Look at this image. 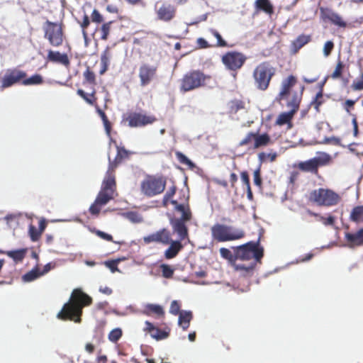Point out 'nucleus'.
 <instances>
[{
  "mask_svg": "<svg viewBox=\"0 0 363 363\" xmlns=\"http://www.w3.org/2000/svg\"><path fill=\"white\" fill-rule=\"evenodd\" d=\"M116 155L113 161L109 158V164L102 186L94 202L90 206L89 211L92 216H98L101 208L113 200L116 194L115 169L124 160L128 159L133 154L124 146L116 145Z\"/></svg>",
  "mask_w": 363,
  "mask_h": 363,
  "instance_id": "f257e3e1",
  "label": "nucleus"
},
{
  "mask_svg": "<svg viewBox=\"0 0 363 363\" xmlns=\"http://www.w3.org/2000/svg\"><path fill=\"white\" fill-rule=\"evenodd\" d=\"M177 189V188L175 184H172L168 188L162 198V205L163 207L167 208L169 204L171 203L174 206V211L175 212L181 213L180 217H177L173 213H167V216L173 233L177 234L180 239L185 240L189 238L187 223L192 220L193 214L189 203V196H186L184 194L179 201L173 199Z\"/></svg>",
  "mask_w": 363,
  "mask_h": 363,
  "instance_id": "f03ea898",
  "label": "nucleus"
},
{
  "mask_svg": "<svg viewBox=\"0 0 363 363\" xmlns=\"http://www.w3.org/2000/svg\"><path fill=\"white\" fill-rule=\"evenodd\" d=\"M92 298L82 291L81 289L73 290L69 302L66 303L62 310L58 313L57 318L63 320H73L75 323L81 322L82 308L91 305Z\"/></svg>",
  "mask_w": 363,
  "mask_h": 363,
  "instance_id": "7ed1b4c3",
  "label": "nucleus"
},
{
  "mask_svg": "<svg viewBox=\"0 0 363 363\" xmlns=\"http://www.w3.org/2000/svg\"><path fill=\"white\" fill-rule=\"evenodd\" d=\"M211 78L210 75L200 69H191L184 73L179 80V91L186 93L204 87Z\"/></svg>",
  "mask_w": 363,
  "mask_h": 363,
  "instance_id": "20e7f679",
  "label": "nucleus"
},
{
  "mask_svg": "<svg viewBox=\"0 0 363 363\" xmlns=\"http://www.w3.org/2000/svg\"><path fill=\"white\" fill-rule=\"evenodd\" d=\"M276 68L269 61L258 64L252 72L255 88L262 91L267 90L272 78L276 74Z\"/></svg>",
  "mask_w": 363,
  "mask_h": 363,
  "instance_id": "39448f33",
  "label": "nucleus"
},
{
  "mask_svg": "<svg viewBox=\"0 0 363 363\" xmlns=\"http://www.w3.org/2000/svg\"><path fill=\"white\" fill-rule=\"evenodd\" d=\"M213 240L217 242H225L238 240L245 236L242 228L222 223H216L211 228Z\"/></svg>",
  "mask_w": 363,
  "mask_h": 363,
  "instance_id": "423d86ee",
  "label": "nucleus"
},
{
  "mask_svg": "<svg viewBox=\"0 0 363 363\" xmlns=\"http://www.w3.org/2000/svg\"><path fill=\"white\" fill-rule=\"evenodd\" d=\"M236 261H250L248 264L260 262L264 256V250L262 247L259 246V240L257 242L250 241L244 245L235 247Z\"/></svg>",
  "mask_w": 363,
  "mask_h": 363,
  "instance_id": "0eeeda50",
  "label": "nucleus"
},
{
  "mask_svg": "<svg viewBox=\"0 0 363 363\" xmlns=\"http://www.w3.org/2000/svg\"><path fill=\"white\" fill-rule=\"evenodd\" d=\"M166 184L164 177L147 174L140 183V191L148 198L154 197L164 191Z\"/></svg>",
  "mask_w": 363,
  "mask_h": 363,
  "instance_id": "6e6552de",
  "label": "nucleus"
},
{
  "mask_svg": "<svg viewBox=\"0 0 363 363\" xmlns=\"http://www.w3.org/2000/svg\"><path fill=\"white\" fill-rule=\"evenodd\" d=\"M273 143L272 137L267 133L250 131L239 142L240 147H246L247 150H255L271 145Z\"/></svg>",
  "mask_w": 363,
  "mask_h": 363,
  "instance_id": "1a4fd4ad",
  "label": "nucleus"
},
{
  "mask_svg": "<svg viewBox=\"0 0 363 363\" xmlns=\"http://www.w3.org/2000/svg\"><path fill=\"white\" fill-rule=\"evenodd\" d=\"M309 201L319 206L330 207L337 205L341 196L332 189L319 188L310 193Z\"/></svg>",
  "mask_w": 363,
  "mask_h": 363,
  "instance_id": "9d476101",
  "label": "nucleus"
},
{
  "mask_svg": "<svg viewBox=\"0 0 363 363\" xmlns=\"http://www.w3.org/2000/svg\"><path fill=\"white\" fill-rule=\"evenodd\" d=\"M44 38L52 47L58 48L63 44L65 35L62 23L47 20L43 24Z\"/></svg>",
  "mask_w": 363,
  "mask_h": 363,
  "instance_id": "9b49d317",
  "label": "nucleus"
},
{
  "mask_svg": "<svg viewBox=\"0 0 363 363\" xmlns=\"http://www.w3.org/2000/svg\"><path fill=\"white\" fill-rule=\"evenodd\" d=\"M155 20L163 23H171L177 14L176 6L167 1L160 0L156 1L153 6Z\"/></svg>",
  "mask_w": 363,
  "mask_h": 363,
  "instance_id": "f8f14e48",
  "label": "nucleus"
},
{
  "mask_svg": "<svg viewBox=\"0 0 363 363\" xmlns=\"http://www.w3.org/2000/svg\"><path fill=\"white\" fill-rule=\"evenodd\" d=\"M331 161V157L327 153H321L317 157H314L306 161L300 162L294 165L303 172H310L317 175L320 167L328 165Z\"/></svg>",
  "mask_w": 363,
  "mask_h": 363,
  "instance_id": "ddd939ff",
  "label": "nucleus"
},
{
  "mask_svg": "<svg viewBox=\"0 0 363 363\" xmlns=\"http://www.w3.org/2000/svg\"><path fill=\"white\" fill-rule=\"evenodd\" d=\"M26 77V72L18 68L8 69L1 79V86L5 89L18 83L22 84L23 79Z\"/></svg>",
  "mask_w": 363,
  "mask_h": 363,
  "instance_id": "4468645a",
  "label": "nucleus"
},
{
  "mask_svg": "<svg viewBox=\"0 0 363 363\" xmlns=\"http://www.w3.org/2000/svg\"><path fill=\"white\" fill-rule=\"evenodd\" d=\"M220 256L227 259L231 265L233 267L234 269L238 272H242L244 275L252 273L255 267V264H242L236 263V255L235 251L234 250V253L233 254L231 251L225 247H221L219 250Z\"/></svg>",
  "mask_w": 363,
  "mask_h": 363,
  "instance_id": "2eb2a0df",
  "label": "nucleus"
},
{
  "mask_svg": "<svg viewBox=\"0 0 363 363\" xmlns=\"http://www.w3.org/2000/svg\"><path fill=\"white\" fill-rule=\"evenodd\" d=\"M246 61V57L238 52H228L222 57V62L230 70L240 69Z\"/></svg>",
  "mask_w": 363,
  "mask_h": 363,
  "instance_id": "dca6fc26",
  "label": "nucleus"
},
{
  "mask_svg": "<svg viewBox=\"0 0 363 363\" xmlns=\"http://www.w3.org/2000/svg\"><path fill=\"white\" fill-rule=\"evenodd\" d=\"M156 121L157 118L155 116L147 115L140 112L130 113L126 118L128 125L132 128L145 126L155 123Z\"/></svg>",
  "mask_w": 363,
  "mask_h": 363,
  "instance_id": "f3484780",
  "label": "nucleus"
},
{
  "mask_svg": "<svg viewBox=\"0 0 363 363\" xmlns=\"http://www.w3.org/2000/svg\"><path fill=\"white\" fill-rule=\"evenodd\" d=\"M172 240V233L167 228H162L143 238L145 244L152 242L168 245Z\"/></svg>",
  "mask_w": 363,
  "mask_h": 363,
  "instance_id": "a211bd4d",
  "label": "nucleus"
},
{
  "mask_svg": "<svg viewBox=\"0 0 363 363\" xmlns=\"http://www.w3.org/2000/svg\"><path fill=\"white\" fill-rule=\"evenodd\" d=\"M157 68L156 66L147 63L142 64L139 67L138 77L140 85L146 86L151 83L157 76Z\"/></svg>",
  "mask_w": 363,
  "mask_h": 363,
  "instance_id": "6ab92c4d",
  "label": "nucleus"
},
{
  "mask_svg": "<svg viewBox=\"0 0 363 363\" xmlns=\"http://www.w3.org/2000/svg\"><path fill=\"white\" fill-rule=\"evenodd\" d=\"M303 87L298 91H292L291 94H289L284 99H278L279 100H285L286 101V106L291 110H294V111L297 112L301 101L302 100Z\"/></svg>",
  "mask_w": 363,
  "mask_h": 363,
  "instance_id": "aec40b11",
  "label": "nucleus"
},
{
  "mask_svg": "<svg viewBox=\"0 0 363 363\" xmlns=\"http://www.w3.org/2000/svg\"><path fill=\"white\" fill-rule=\"evenodd\" d=\"M48 62L60 64L66 67L70 66V60L66 53H61L59 51L49 50L46 57Z\"/></svg>",
  "mask_w": 363,
  "mask_h": 363,
  "instance_id": "412c9836",
  "label": "nucleus"
},
{
  "mask_svg": "<svg viewBox=\"0 0 363 363\" xmlns=\"http://www.w3.org/2000/svg\"><path fill=\"white\" fill-rule=\"evenodd\" d=\"M321 13L323 18L328 20L333 25L340 28H345L347 26V23L337 13L328 9L325 10L322 9Z\"/></svg>",
  "mask_w": 363,
  "mask_h": 363,
  "instance_id": "4be33fe9",
  "label": "nucleus"
},
{
  "mask_svg": "<svg viewBox=\"0 0 363 363\" xmlns=\"http://www.w3.org/2000/svg\"><path fill=\"white\" fill-rule=\"evenodd\" d=\"M145 327L144 328V331L148 333L150 336L157 340H161L166 339L169 337V333L165 330H162L157 327H155L152 323L148 320L145 322Z\"/></svg>",
  "mask_w": 363,
  "mask_h": 363,
  "instance_id": "5701e85b",
  "label": "nucleus"
},
{
  "mask_svg": "<svg viewBox=\"0 0 363 363\" xmlns=\"http://www.w3.org/2000/svg\"><path fill=\"white\" fill-rule=\"evenodd\" d=\"M297 79L294 75H289L282 81L280 92L278 99H284L287 95L291 94L292 88L296 84Z\"/></svg>",
  "mask_w": 363,
  "mask_h": 363,
  "instance_id": "b1692460",
  "label": "nucleus"
},
{
  "mask_svg": "<svg viewBox=\"0 0 363 363\" xmlns=\"http://www.w3.org/2000/svg\"><path fill=\"white\" fill-rule=\"evenodd\" d=\"M178 238L179 240H172L171 242L168 245L169 246L165 250L164 256L167 259H171L176 257L179 252L183 249L184 246L182 243L183 240L180 239L179 236Z\"/></svg>",
  "mask_w": 363,
  "mask_h": 363,
  "instance_id": "393cba45",
  "label": "nucleus"
},
{
  "mask_svg": "<svg viewBox=\"0 0 363 363\" xmlns=\"http://www.w3.org/2000/svg\"><path fill=\"white\" fill-rule=\"evenodd\" d=\"M46 226H47V223L44 218H41L39 220L38 228H37L33 225H30L29 228H28V234L30 238V240L33 242L38 241L40 238Z\"/></svg>",
  "mask_w": 363,
  "mask_h": 363,
  "instance_id": "a878e982",
  "label": "nucleus"
},
{
  "mask_svg": "<svg viewBox=\"0 0 363 363\" xmlns=\"http://www.w3.org/2000/svg\"><path fill=\"white\" fill-rule=\"evenodd\" d=\"M77 94L89 105L94 106V108L99 106L97 103L98 98L96 96V91L94 88L92 89L91 92L89 94L86 93L82 89H78Z\"/></svg>",
  "mask_w": 363,
  "mask_h": 363,
  "instance_id": "bb28decb",
  "label": "nucleus"
},
{
  "mask_svg": "<svg viewBox=\"0 0 363 363\" xmlns=\"http://www.w3.org/2000/svg\"><path fill=\"white\" fill-rule=\"evenodd\" d=\"M345 238L351 247L363 245V228H361L355 233H347Z\"/></svg>",
  "mask_w": 363,
  "mask_h": 363,
  "instance_id": "cd10ccee",
  "label": "nucleus"
},
{
  "mask_svg": "<svg viewBox=\"0 0 363 363\" xmlns=\"http://www.w3.org/2000/svg\"><path fill=\"white\" fill-rule=\"evenodd\" d=\"M27 253L26 248L18 249L16 250H0V254L6 255L13 259L15 262H21L23 260Z\"/></svg>",
  "mask_w": 363,
  "mask_h": 363,
  "instance_id": "c85d7f7f",
  "label": "nucleus"
},
{
  "mask_svg": "<svg viewBox=\"0 0 363 363\" xmlns=\"http://www.w3.org/2000/svg\"><path fill=\"white\" fill-rule=\"evenodd\" d=\"M311 40L309 35L301 34L298 35L292 43L291 49L293 53H297L298 50Z\"/></svg>",
  "mask_w": 363,
  "mask_h": 363,
  "instance_id": "c756f323",
  "label": "nucleus"
},
{
  "mask_svg": "<svg viewBox=\"0 0 363 363\" xmlns=\"http://www.w3.org/2000/svg\"><path fill=\"white\" fill-rule=\"evenodd\" d=\"M255 8L257 11H263L269 16L274 13V6L269 0H256Z\"/></svg>",
  "mask_w": 363,
  "mask_h": 363,
  "instance_id": "7c9ffc66",
  "label": "nucleus"
},
{
  "mask_svg": "<svg viewBox=\"0 0 363 363\" xmlns=\"http://www.w3.org/2000/svg\"><path fill=\"white\" fill-rule=\"evenodd\" d=\"M112 57L113 55L111 51V47L108 46L101 55V69L99 72L100 74H103L107 71L110 65V60Z\"/></svg>",
  "mask_w": 363,
  "mask_h": 363,
  "instance_id": "2f4dec72",
  "label": "nucleus"
},
{
  "mask_svg": "<svg viewBox=\"0 0 363 363\" xmlns=\"http://www.w3.org/2000/svg\"><path fill=\"white\" fill-rule=\"evenodd\" d=\"M143 313L146 315L155 314L157 317H163L164 315V310L161 306L152 303L145 306Z\"/></svg>",
  "mask_w": 363,
  "mask_h": 363,
  "instance_id": "473e14b6",
  "label": "nucleus"
},
{
  "mask_svg": "<svg viewBox=\"0 0 363 363\" xmlns=\"http://www.w3.org/2000/svg\"><path fill=\"white\" fill-rule=\"evenodd\" d=\"M296 112L294 110H289L288 112L281 113L276 121V124L284 125L285 124H291V120Z\"/></svg>",
  "mask_w": 363,
  "mask_h": 363,
  "instance_id": "72a5a7b5",
  "label": "nucleus"
},
{
  "mask_svg": "<svg viewBox=\"0 0 363 363\" xmlns=\"http://www.w3.org/2000/svg\"><path fill=\"white\" fill-rule=\"evenodd\" d=\"M307 213L311 216L315 217L317 220L320 221L325 226H333L335 224V218L333 216H329L328 217L325 218L319 213L313 212L311 210H308Z\"/></svg>",
  "mask_w": 363,
  "mask_h": 363,
  "instance_id": "f704fd0d",
  "label": "nucleus"
},
{
  "mask_svg": "<svg viewBox=\"0 0 363 363\" xmlns=\"http://www.w3.org/2000/svg\"><path fill=\"white\" fill-rule=\"evenodd\" d=\"M193 318L191 311L181 312L179 316V324L182 326L184 330H186L189 327L190 321Z\"/></svg>",
  "mask_w": 363,
  "mask_h": 363,
  "instance_id": "c9c22d12",
  "label": "nucleus"
},
{
  "mask_svg": "<svg viewBox=\"0 0 363 363\" xmlns=\"http://www.w3.org/2000/svg\"><path fill=\"white\" fill-rule=\"evenodd\" d=\"M350 218L352 221L356 223L363 222V206L354 207L350 213Z\"/></svg>",
  "mask_w": 363,
  "mask_h": 363,
  "instance_id": "e433bc0d",
  "label": "nucleus"
},
{
  "mask_svg": "<svg viewBox=\"0 0 363 363\" xmlns=\"http://www.w3.org/2000/svg\"><path fill=\"white\" fill-rule=\"evenodd\" d=\"M43 82V79L42 76L39 74H35L29 78H27V77H25L24 79H23L22 84L25 86L36 85L41 84Z\"/></svg>",
  "mask_w": 363,
  "mask_h": 363,
  "instance_id": "4c0bfd02",
  "label": "nucleus"
},
{
  "mask_svg": "<svg viewBox=\"0 0 363 363\" xmlns=\"http://www.w3.org/2000/svg\"><path fill=\"white\" fill-rule=\"evenodd\" d=\"M43 274V272H40L38 269H35L25 274L22 278L24 281L28 282L36 279Z\"/></svg>",
  "mask_w": 363,
  "mask_h": 363,
  "instance_id": "58836bf2",
  "label": "nucleus"
},
{
  "mask_svg": "<svg viewBox=\"0 0 363 363\" xmlns=\"http://www.w3.org/2000/svg\"><path fill=\"white\" fill-rule=\"evenodd\" d=\"M325 102V99L323 98V91L320 90L315 97V99L311 101V105L313 106L316 111H320V106L323 104Z\"/></svg>",
  "mask_w": 363,
  "mask_h": 363,
  "instance_id": "ea45409f",
  "label": "nucleus"
},
{
  "mask_svg": "<svg viewBox=\"0 0 363 363\" xmlns=\"http://www.w3.org/2000/svg\"><path fill=\"white\" fill-rule=\"evenodd\" d=\"M230 110L232 113H237L238 111L245 108V102L240 99H234L230 102Z\"/></svg>",
  "mask_w": 363,
  "mask_h": 363,
  "instance_id": "a19ab883",
  "label": "nucleus"
},
{
  "mask_svg": "<svg viewBox=\"0 0 363 363\" xmlns=\"http://www.w3.org/2000/svg\"><path fill=\"white\" fill-rule=\"evenodd\" d=\"M175 155L177 159L181 164H185L189 168L194 167V164L182 152L179 151L176 152Z\"/></svg>",
  "mask_w": 363,
  "mask_h": 363,
  "instance_id": "79ce46f5",
  "label": "nucleus"
},
{
  "mask_svg": "<svg viewBox=\"0 0 363 363\" xmlns=\"http://www.w3.org/2000/svg\"><path fill=\"white\" fill-rule=\"evenodd\" d=\"M160 267L163 277L166 279H171L173 277L174 269L170 265L162 264Z\"/></svg>",
  "mask_w": 363,
  "mask_h": 363,
  "instance_id": "37998d69",
  "label": "nucleus"
},
{
  "mask_svg": "<svg viewBox=\"0 0 363 363\" xmlns=\"http://www.w3.org/2000/svg\"><path fill=\"white\" fill-rule=\"evenodd\" d=\"M344 67L345 65L343 62L340 60H338L335 70L331 74V78L334 79L340 78L342 77Z\"/></svg>",
  "mask_w": 363,
  "mask_h": 363,
  "instance_id": "c03bdc74",
  "label": "nucleus"
},
{
  "mask_svg": "<svg viewBox=\"0 0 363 363\" xmlns=\"http://www.w3.org/2000/svg\"><path fill=\"white\" fill-rule=\"evenodd\" d=\"M112 21H109L107 23H104L102 24L100 32H101V39L103 40H106L108 39L110 30H111V26Z\"/></svg>",
  "mask_w": 363,
  "mask_h": 363,
  "instance_id": "a18cd8bd",
  "label": "nucleus"
},
{
  "mask_svg": "<svg viewBox=\"0 0 363 363\" xmlns=\"http://www.w3.org/2000/svg\"><path fill=\"white\" fill-rule=\"evenodd\" d=\"M122 330L121 328H115L108 334V340L112 342H116L122 336Z\"/></svg>",
  "mask_w": 363,
  "mask_h": 363,
  "instance_id": "49530a36",
  "label": "nucleus"
},
{
  "mask_svg": "<svg viewBox=\"0 0 363 363\" xmlns=\"http://www.w3.org/2000/svg\"><path fill=\"white\" fill-rule=\"evenodd\" d=\"M84 79L86 82L95 85L96 84V75L94 72L87 68L84 72Z\"/></svg>",
  "mask_w": 363,
  "mask_h": 363,
  "instance_id": "de8ad7c7",
  "label": "nucleus"
},
{
  "mask_svg": "<svg viewBox=\"0 0 363 363\" xmlns=\"http://www.w3.org/2000/svg\"><path fill=\"white\" fill-rule=\"evenodd\" d=\"M211 34L217 39V47H226L227 43L222 38L220 34L214 29H210Z\"/></svg>",
  "mask_w": 363,
  "mask_h": 363,
  "instance_id": "09e8293b",
  "label": "nucleus"
},
{
  "mask_svg": "<svg viewBox=\"0 0 363 363\" xmlns=\"http://www.w3.org/2000/svg\"><path fill=\"white\" fill-rule=\"evenodd\" d=\"M334 47H335V45H334V43L331 40H328L327 41L325 44H324V47H323V55L325 57H328L333 50L334 49Z\"/></svg>",
  "mask_w": 363,
  "mask_h": 363,
  "instance_id": "8fccbe9b",
  "label": "nucleus"
},
{
  "mask_svg": "<svg viewBox=\"0 0 363 363\" xmlns=\"http://www.w3.org/2000/svg\"><path fill=\"white\" fill-rule=\"evenodd\" d=\"M363 145L360 143H352L350 145V150L351 152L355 153L357 155H363V150L362 148Z\"/></svg>",
  "mask_w": 363,
  "mask_h": 363,
  "instance_id": "3c124183",
  "label": "nucleus"
},
{
  "mask_svg": "<svg viewBox=\"0 0 363 363\" xmlns=\"http://www.w3.org/2000/svg\"><path fill=\"white\" fill-rule=\"evenodd\" d=\"M169 313L174 315H177L181 313L180 312V303L178 301H173L171 303Z\"/></svg>",
  "mask_w": 363,
  "mask_h": 363,
  "instance_id": "603ef678",
  "label": "nucleus"
},
{
  "mask_svg": "<svg viewBox=\"0 0 363 363\" xmlns=\"http://www.w3.org/2000/svg\"><path fill=\"white\" fill-rule=\"evenodd\" d=\"M91 18L92 22L97 23H101L104 21L102 15L96 9H94L92 11Z\"/></svg>",
  "mask_w": 363,
  "mask_h": 363,
  "instance_id": "864d4df0",
  "label": "nucleus"
},
{
  "mask_svg": "<svg viewBox=\"0 0 363 363\" xmlns=\"http://www.w3.org/2000/svg\"><path fill=\"white\" fill-rule=\"evenodd\" d=\"M267 157H268L271 162H274L277 158V154L276 153L266 154L264 152H261L258 155V158L262 162H265Z\"/></svg>",
  "mask_w": 363,
  "mask_h": 363,
  "instance_id": "5fc2aeb1",
  "label": "nucleus"
},
{
  "mask_svg": "<svg viewBox=\"0 0 363 363\" xmlns=\"http://www.w3.org/2000/svg\"><path fill=\"white\" fill-rule=\"evenodd\" d=\"M94 232L95 233V234L97 236H99L101 239H104L106 241L116 242L115 241H113V236L111 235H109V234H108L105 232L101 231L99 230H95Z\"/></svg>",
  "mask_w": 363,
  "mask_h": 363,
  "instance_id": "6e6d98bb",
  "label": "nucleus"
},
{
  "mask_svg": "<svg viewBox=\"0 0 363 363\" xmlns=\"http://www.w3.org/2000/svg\"><path fill=\"white\" fill-rule=\"evenodd\" d=\"M128 218L135 223H139L143 221L142 217L135 212H130L127 215Z\"/></svg>",
  "mask_w": 363,
  "mask_h": 363,
  "instance_id": "4d7b16f0",
  "label": "nucleus"
},
{
  "mask_svg": "<svg viewBox=\"0 0 363 363\" xmlns=\"http://www.w3.org/2000/svg\"><path fill=\"white\" fill-rule=\"evenodd\" d=\"M253 180L255 185L257 186H261L262 184V179L261 177L260 168L255 170L253 173Z\"/></svg>",
  "mask_w": 363,
  "mask_h": 363,
  "instance_id": "13d9d810",
  "label": "nucleus"
},
{
  "mask_svg": "<svg viewBox=\"0 0 363 363\" xmlns=\"http://www.w3.org/2000/svg\"><path fill=\"white\" fill-rule=\"evenodd\" d=\"M79 23H80V26L82 28V32H83L84 35H86V30L90 24V20H89V17L88 16V15L84 14L83 16L82 21L79 22Z\"/></svg>",
  "mask_w": 363,
  "mask_h": 363,
  "instance_id": "bf43d9fd",
  "label": "nucleus"
},
{
  "mask_svg": "<svg viewBox=\"0 0 363 363\" xmlns=\"http://www.w3.org/2000/svg\"><path fill=\"white\" fill-rule=\"evenodd\" d=\"M119 260H108L105 262V265L111 269L112 272H115L118 270V263Z\"/></svg>",
  "mask_w": 363,
  "mask_h": 363,
  "instance_id": "052dcab7",
  "label": "nucleus"
},
{
  "mask_svg": "<svg viewBox=\"0 0 363 363\" xmlns=\"http://www.w3.org/2000/svg\"><path fill=\"white\" fill-rule=\"evenodd\" d=\"M362 80L354 81L352 84V88L353 90L359 91L363 90V73L361 74Z\"/></svg>",
  "mask_w": 363,
  "mask_h": 363,
  "instance_id": "680f3d73",
  "label": "nucleus"
},
{
  "mask_svg": "<svg viewBox=\"0 0 363 363\" xmlns=\"http://www.w3.org/2000/svg\"><path fill=\"white\" fill-rule=\"evenodd\" d=\"M362 80L354 81L352 84V88L353 90L359 91L363 90V73L361 74Z\"/></svg>",
  "mask_w": 363,
  "mask_h": 363,
  "instance_id": "e2e57ef3",
  "label": "nucleus"
},
{
  "mask_svg": "<svg viewBox=\"0 0 363 363\" xmlns=\"http://www.w3.org/2000/svg\"><path fill=\"white\" fill-rule=\"evenodd\" d=\"M241 181L245 186H250V177L247 172L243 171L240 173Z\"/></svg>",
  "mask_w": 363,
  "mask_h": 363,
  "instance_id": "0e129e2a",
  "label": "nucleus"
},
{
  "mask_svg": "<svg viewBox=\"0 0 363 363\" xmlns=\"http://www.w3.org/2000/svg\"><path fill=\"white\" fill-rule=\"evenodd\" d=\"M197 46L201 48H210L211 45L208 44V43L203 38H199L196 40Z\"/></svg>",
  "mask_w": 363,
  "mask_h": 363,
  "instance_id": "69168bd1",
  "label": "nucleus"
},
{
  "mask_svg": "<svg viewBox=\"0 0 363 363\" xmlns=\"http://www.w3.org/2000/svg\"><path fill=\"white\" fill-rule=\"evenodd\" d=\"M352 123L353 125V135L354 137H357L359 135V129L358 123L355 115H353Z\"/></svg>",
  "mask_w": 363,
  "mask_h": 363,
  "instance_id": "338daca9",
  "label": "nucleus"
},
{
  "mask_svg": "<svg viewBox=\"0 0 363 363\" xmlns=\"http://www.w3.org/2000/svg\"><path fill=\"white\" fill-rule=\"evenodd\" d=\"M104 128L106 130V133L108 136H111V123L109 121V120H106L105 121H103Z\"/></svg>",
  "mask_w": 363,
  "mask_h": 363,
  "instance_id": "774afa93",
  "label": "nucleus"
}]
</instances>
